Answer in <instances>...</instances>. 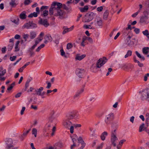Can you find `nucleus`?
<instances>
[{
	"label": "nucleus",
	"mask_w": 149,
	"mask_h": 149,
	"mask_svg": "<svg viewBox=\"0 0 149 149\" xmlns=\"http://www.w3.org/2000/svg\"><path fill=\"white\" fill-rule=\"evenodd\" d=\"M13 141L12 139L10 138L6 139L5 141L6 148V149H17L19 147H14L13 145Z\"/></svg>",
	"instance_id": "nucleus-1"
},
{
	"label": "nucleus",
	"mask_w": 149,
	"mask_h": 149,
	"mask_svg": "<svg viewBox=\"0 0 149 149\" xmlns=\"http://www.w3.org/2000/svg\"><path fill=\"white\" fill-rule=\"evenodd\" d=\"M139 93L141 94V98L142 100H146L149 101V89H145Z\"/></svg>",
	"instance_id": "nucleus-2"
},
{
	"label": "nucleus",
	"mask_w": 149,
	"mask_h": 149,
	"mask_svg": "<svg viewBox=\"0 0 149 149\" xmlns=\"http://www.w3.org/2000/svg\"><path fill=\"white\" fill-rule=\"evenodd\" d=\"M79 114L77 111H73L67 113L66 116V118L69 120H71L77 118L78 117Z\"/></svg>",
	"instance_id": "nucleus-3"
},
{
	"label": "nucleus",
	"mask_w": 149,
	"mask_h": 149,
	"mask_svg": "<svg viewBox=\"0 0 149 149\" xmlns=\"http://www.w3.org/2000/svg\"><path fill=\"white\" fill-rule=\"evenodd\" d=\"M55 14L54 16L58 17V18L61 19H63L66 18L65 13L63 10L61 9H56L55 11Z\"/></svg>",
	"instance_id": "nucleus-4"
},
{
	"label": "nucleus",
	"mask_w": 149,
	"mask_h": 149,
	"mask_svg": "<svg viewBox=\"0 0 149 149\" xmlns=\"http://www.w3.org/2000/svg\"><path fill=\"white\" fill-rule=\"evenodd\" d=\"M131 38V36H130L127 37L125 41V43L127 46L131 47L134 45L136 40L135 38L132 39V40H130Z\"/></svg>",
	"instance_id": "nucleus-5"
},
{
	"label": "nucleus",
	"mask_w": 149,
	"mask_h": 149,
	"mask_svg": "<svg viewBox=\"0 0 149 149\" xmlns=\"http://www.w3.org/2000/svg\"><path fill=\"white\" fill-rule=\"evenodd\" d=\"M116 128L115 129H114L113 130L111 131V142L112 144L114 147L116 146L115 141H116L118 140V138L116 136Z\"/></svg>",
	"instance_id": "nucleus-6"
},
{
	"label": "nucleus",
	"mask_w": 149,
	"mask_h": 149,
	"mask_svg": "<svg viewBox=\"0 0 149 149\" xmlns=\"http://www.w3.org/2000/svg\"><path fill=\"white\" fill-rule=\"evenodd\" d=\"M139 22L141 24H148L149 23V17L147 15H145L141 16L139 20Z\"/></svg>",
	"instance_id": "nucleus-7"
},
{
	"label": "nucleus",
	"mask_w": 149,
	"mask_h": 149,
	"mask_svg": "<svg viewBox=\"0 0 149 149\" xmlns=\"http://www.w3.org/2000/svg\"><path fill=\"white\" fill-rule=\"evenodd\" d=\"M114 115L113 113H110L107 114L105 116L104 118V121L107 124L111 123L113 119Z\"/></svg>",
	"instance_id": "nucleus-8"
},
{
	"label": "nucleus",
	"mask_w": 149,
	"mask_h": 149,
	"mask_svg": "<svg viewBox=\"0 0 149 149\" xmlns=\"http://www.w3.org/2000/svg\"><path fill=\"white\" fill-rule=\"evenodd\" d=\"M95 14L93 12L86 14L85 16V22H89L92 20L95 16Z\"/></svg>",
	"instance_id": "nucleus-9"
},
{
	"label": "nucleus",
	"mask_w": 149,
	"mask_h": 149,
	"mask_svg": "<svg viewBox=\"0 0 149 149\" xmlns=\"http://www.w3.org/2000/svg\"><path fill=\"white\" fill-rule=\"evenodd\" d=\"M107 59L105 57L100 58L97 61L96 63V67L97 68H100L104 65L107 61Z\"/></svg>",
	"instance_id": "nucleus-10"
},
{
	"label": "nucleus",
	"mask_w": 149,
	"mask_h": 149,
	"mask_svg": "<svg viewBox=\"0 0 149 149\" xmlns=\"http://www.w3.org/2000/svg\"><path fill=\"white\" fill-rule=\"evenodd\" d=\"M70 120L66 118V119L63 120V125L64 126L65 128L69 129H70L69 127H70L72 125V123L70 121Z\"/></svg>",
	"instance_id": "nucleus-11"
},
{
	"label": "nucleus",
	"mask_w": 149,
	"mask_h": 149,
	"mask_svg": "<svg viewBox=\"0 0 149 149\" xmlns=\"http://www.w3.org/2000/svg\"><path fill=\"white\" fill-rule=\"evenodd\" d=\"M39 24L44 26L45 27H47L49 25L47 19H41L38 21Z\"/></svg>",
	"instance_id": "nucleus-12"
},
{
	"label": "nucleus",
	"mask_w": 149,
	"mask_h": 149,
	"mask_svg": "<svg viewBox=\"0 0 149 149\" xmlns=\"http://www.w3.org/2000/svg\"><path fill=\"white\" fill-rule=\"evenodd\" d=\"M95 25L97 27H101L102 26V19L99 17L97 18L95 21Z\"/></svg>",
	"instance_id": "nucleus-13"
},
{
	"label": "nucleus",
	"mask_w": 149,
	"mask_h": 149,
	"mask_svg": "<svg viewBox=\"0 0 149 149\" xmlns=\"http://www.w3.org/2000/svg\"><path fill=\"white\" fill-rule=\"evenodd\" d=\"M52 5V6L55 7L56 9H61L62 7V4L59 2H53Z\"/></svg>",
	"instance_id": "nucleus-14"
},
{
	"label": "nucleus",
	"mask_w": 149,
	"mask_h": 149,
	"mask_svg": "<svg viewBox=\"0 0 149 149\" xmlns=\"http://www.w3.org/2000/svg\"><path fill=\"white\" fill-rule=\"evenodd\" d=\"M48 123L52 125H55L57 120L56 117H49Z\"/></svg>",
	"instance_id": "nucleus-15"
},
{
	"label": "nucleus",
	"mask_w": 149,
	"mask_h": 149,
	"mask_svg": "<svg viewBox=\"0 0 149 149\" xmlns=\"http://www.w3.org/2000/svg\"><path fill=\"white\" fill-rule=\"evenodd\" d=\"M81 127V125L80 124H72V125L71 126L69 129L70 133L71 134L73 133L74 127L77 128V127Z\"/></svg>",
	"instance_id": "nucleus-16"
},
{
	"label": "nucleus",
	"mask_w": 149,
	"mask_h": 149,
	"mask_svg": "<svg viewBox=\"0 0 149 149\" xmlns=\"http://www.w3.org/2000/svg\"><path fill=\"white\" fill-rule=\"evenodd\" d=\"M84 70L83 69L77 68L76 70V74L80 78L82 77V74L84 73Z\"/></svg>",
	"instance_id": "nucleus-17"
},
{
	"label": "nucleus",
	"mask_w": 149,
	"mask_h": 149,
	"mask_svg": "<svg viewBox=\"0 0 149 149\" xmlns=\"http://www.w3.org/2000/svg\"><path fill=\"white\" fill-rule=\"evenodd\" d=\"M43 89V87H40L39 89H35V91L36 92L35 93H33V95H37L40 96L41 95V92Z\"/></svg>",
	"instance_id": "nucleus-18"
},
{
	"label": "nucleus",
	"mask_w": 149,
	"mask_h": 149,
	"mask_svg": "<svg viewBox=\"0 0 149 149\" xmlns=\"http://www.w3.org/2000/svg\"><path fill=\"white\" fill-rule=\"evenodd\" d=\"M83 89H81L80 91H78L74 95L73 97L74 99H79L80 95L83 93Z\"/></svg>",
	"instance_id": "nucleus-19"
},
{
	"label": "nucleus",
	"mask_w": 149,
	"mask_h": 149,
	"mask_svg": "<svg viewBox=\"0 0 149 149\" xmlns=\"http://www.w3.org/2000/svg\"><path fill=\"white\" fill-rule=\"evenodd\" d=\"M86 55L84 54L80 55L79 54H77L76 55L75 59L76 60L81 61L85 58Z\"/></svg>",
	"instance_id": "nucleus-20"
},
{
	"label": "nucleus",
	"mask_w": 149,
	"mask_h": 149,
	"mask_svg": "<svg viewBox=\"0 0 149 149\" xmlns=\"http://www.w3.org/2000/svg\"><path fill=\"white\" fill-rule=\"evenodd\" d=\"M30 130V129H29L26 132H24L20 136V139L21 141H22L24 140Z\"/></svg>",
	"instance_id": "nucleus-21"
},
{
	"label": "nucleus",
	"mask_w": 149,
	"mask_h": 149,
	"mask_svg": "<svg viewBox=\"0 0 149 149\" xmlns=\"http://www.w3.org/2000/svg\"><path fill=\"white\" fill-rule=\"evenodd\" d=\"M56 8L55 7H52V5H51L49 10V14L50 15H54L55 14V11L56 10Z\"/></svg>",
	"instance_id": "nucleus-22"
},
{
	"label": "nucleus",
	"mask_w": 149,
	"mask_h": 149,
	"mask_svg": "<svg viewBox=\"0 0 149 149\" xmlns=\"http://www.w3.org/2000/svg\"><path fill=\"white\" fill-rule=\"evenodd\" d=\"M10 20L12 22L17 25L19 24V19L17 17H15L14 18H11Z\"/></svg>",
	"instance_id": "nucleus-23"
},
{
	"label": "nucleus",
	"mask_w": 149,
	"mask_h": 149,
	"mask_svg": "<svg viewBox=\"0 0 149 149\" xmlns=\"http://www.w3.org/2000/svg\"><path fill=\"white\" fill-rule=\"evenodd\" d=\"M108 135V133L106 132H104L102 133L100 136L101 139L104 141L105 140L106 137Z\"/></svg>",
	"instance_id": "nucleus-24"
},
{
	"label": "nucleus",
	"mask_w": 149,
	"mask_h": 149,
	"mask_svg": "<svg viewBox=\"0 0 149 149\" xmlns=\"http://www.w3.org/2000/svg\"><path fill=\"white\" fill-rule=\"evenodd\" d=\"M26 12L25 11H23L19 15L20 18L22 19H25L26 18Z\"/></svg>",
	"instance_id": "nucleus-25"
},
{
	"label": "nucleus",
	"mask_w": 149,
	"mask_h": 149,
	"mask_svg": "<svg viewBox=\"0 0 149 149\" xmlns=\"http://www.w3.org/2000/svg\"><path fill=\"white\" fill-rule=\"evenodd\" d=\"M73 26H72L71 27H70L69 28H67L66 27L64 26L63 27V29H64V30L63 31L62 34H64L65 33L71 31L73 29Z\"/></svg>",
	"instance_id": "nucleus-26"
},
{
	"label": "nucleus",
	"mask_w": 149,
	"mask_h": 149,
	"mask_svg": "<svg viewBox=\"0 0 149 149\" xmlns=\"http://www.w3.org/2000/svg\"><path fill=\"white\" fill-rule=\"evenodd\" d=\"M6 70L5 69H3L2 67L0 68V76H2L4 75L6 73Z\"/></svg>",
	"instance_id": "nucleus-27"
},
{
	"label": "nucleus",
	"mask_w": 149,
	"mask_h": 149,
	"mask_svg": "<svg viewBox=\"0 0 149 149\" xmlns=\"http://www.w3.org/2000/svg\"><path fill=\"white\" fill-rule=\"evenodd\" d=\"M79 9L81 12H87L88 9V7L87 6H85L84 8H80Z\"/></svg>",
	"instance_id": "nucleus-28"
},
{
	"label": "nucleus",
	"mask_w": 149,
	"mask_h": 149,
	"mask_svg": "<svg viewBox=\"0 0 149 149\" xmlns=\"http://www.w3.org/2000/svg\"><path fill=\"white\" fill-rule=\"evenodd\" d=\"M145 124L144 123H143L141 125L139 128V132H141L145 130L146 129L147 127H144Z\"/></svg>",
	"instance_id": "nucleus-29"
},
{
	"label": "nucleus",
	"mask_w": 149,
	"mask_h": 149,
	"mask_svg": "<svg viewBox=\"0 0 149 149\" xmlns=\"http://www.w3.org/2000/svg\"><path fill=\"white\" fill-rule=\"evenodd\" d=\"M30 63V62H29L26 63L23 66L20 68L18 70L19 71L21 72H22L24 69L26 67V66L28 65Z\"/></svg>",
	"instance_id": "nucleus-30"
},
{
	"label": "nucleus",
	"mask_w": 149,
	"mask_h": 149,
	"mask_svg": "<svg viewBox=\"0 0 149 149\" xmlns=\"http://www.w3.org/2000/svg\"><path fill=\"white\" fill-rule=\"evenodd\" d=\"M149 47H144L143 48L142 52L145 54H147L149 53Z\"/></svg>",
	"instance_id": "nucleus-31"
},
{
	"label": "nucleus",
	"mask_w": 149,
	"mask_h": 149,
	"mask_svg": "<svg viewBox=\"0 0 149 149\" xmlns=\"http://www.w3.org/2000/svg\"><path fill=\"white\" fill-rule=\"evenodd\" d=\"M135 53L138 57L141 58V59L143 61L145 60V58L144 56H142L140 53L137 51L135 52Z\"/></svg>",
	"instance_id": "nucleus-32"
},
{
	"label": "nucleus",
	"mask_w": 149,
	"mask_h": 149,
	"mask_svg": "<svg viewBox=\"0 0 149 149\" xmlns=\"http://www.w3.org/2000/svg\"><path fill=\"white\" fill-rule=\"evenodd\" d=\"M30 38L31 39L35 38L36 36V33L35 32L32 31L30 32Z\"/></svg>",
	"instance_id": "nucleus-33"
},
{
	"label": "nucleus",
	"mask_w": 149,
	"mask_h": 149,
	"mask_svg": "<svg viewBox=\"0 0 149 149\" xmlns=\"http://www.w3.org/2000/svg\"><path fill=\"white\" fill-rule=\"evenodd\" d=\"M20 43L19 41H17L15 44V52H17L19 50V48L18 47V45Z\"/></svg>",
	"instance_id": "nucleus-34"
},
{
	"label": "nucleus",
	"mask_w": 149,
	"mask_h": 149,
	"mask_svg": "<svg viewBox=\"0 0 149 149\" xmlns=\"http://www.w3.org/2000/svg\"><path fill=\"white\" fill-rule=\"evenodd\" d=\"M30 26L31 22H29L24 24L23 26V28H26L27 29H29L30 28Z\"/></svg>",
	"instance_id": "nucleus-35"
},
{
	"label": "nucleus",
	"mask_w": 149,
	"mask_h": 149,
	"mask_svg": "<svg viewBox=\"0 0 149 149\" xmlns=\"http://www.w3.org/2000/svg\"><path fill=\"white\" fill-rule=\"evenodd\" d=\"M38 16V14L37 12H34L33 13H31L29 14L28 17L29 18H32L33 17H36Z\"/></svg>",
	"instance_id": "nucleus-36"
},
{
	"label": "nucleus",
	"mask_w": 149,
	"mask_h": 149,
	"mask_svg": "<svg viewBox=\"0 0 149 149\" xmlns=\"http://www.w3.org/2000/svg\"><path fill=\"white\" fill-rule=\"evenodd\" d=\"M132 52L130 50H129L127 51L126 54L125 56V58H126L129 56H130L132 55Z\"/></svg>",
	"instance_id": "nucleus-37"
},
{
	"label": "nucleus",
	"mask_w": 149,
	"mask_h": 149,
	"mask_svg": "<svg viewBox=\"0 0 149 149\" xmlns=\"http://www.w3.org/2000/svg\"><path fill=\"white\" fill-rule=\"evenodd\" d=\"M45 39L48 40L49 42H51L52 40V37L49 35H46L45 36Z\"/></svg>",
	"instance_id": "nucleus-38"
},
{
	"label": "nucleus",
	"mask_w": 149,
	"mask_h": 149,
	"mask_svg": "<svg viewBox=\"0 0 149 149\" xmlns=\"http://www.w3.org/2000/svg\"><path fill=\"white\" fill-rule=\"evenodd\" d=\"M37 130L35 128H33L32 130V134L34 135V136L35 137L37 136Z\"/></svg>",
	"instance_id": "nucleus-39"
},
{
	"label": "nucleus",
	"mask_w": 149,
	"mask_h": 149,
	"mask_svg": "<svg viewBox=\"0 0 149 149\" xmlns=\"http://www.w3.org/2000/svg\"><path fill=\"white\" fill-rule=\"evenodd\" d=\"M15 0H11V1L10 2V5L12 7L16 6L17 5V4L15 2Z\"/></svg>",
	"instance_id": "nucleus-40"
},
{
	"label": "nucleus",
	"mask_w": 149,
	"mask_h": 149,
	"mask_svg": "<svg viewBox=\"0 0 149 149\" xmlns=\"http://www.w3.org/2000/svg\"><path fill=\"white\" fill-rule=\"evenodd\" d=\"M86 36H85L83 37L82 39V42L81 44V46H82L83 47H84L85 46V45L84 44V42L86 40Z\"/></svg>",
	"instance_id": "nucleus-41"
},
{
	"label": "nucleus",
	"mask_w": 149,
	"mask_h": 149,
	"mask_svg": "<svg viewBox=\"0 0 149 149\" xmlns=\"http://www.w3.org/2000/svg\"><path fill=\"white\" fill-rule=\"evenodd\" d=\"M108 14L109 12L108 10H106L104 13L103 18L104 19H106L107 17Z\"/></svg>",
	"instance_id": "nucleus-42"
},
{
	"label": "nucleus",
	"mask_w": 149,
	"mask_h": 149,
	"mask_svg": "<svg viewBox=\"0 0 149 149\" xmlns=\"http://www.w3.org/2000/svg\"><path fill=\"white\" fill-rule=\"evenodd\" d=\"M55 111L54 110H52L51 111L49 114V117H56L54 115Z\"/></svg>",
	"instance_id": "nucleus-43"
},
{
	"label": "nucleus",
	"mask_w": 149,
	"mask_h": 149,
	"mask_svg": "<svg viewBox=\"0 0 149 149\" xmlns=\"http://www.w3.org/2000/svg\"><path fill=\"white\" fill-rule=\"evenodd\" d=\"M14 45V43H11L8 46V51H10L12 49Z\"/></svg>",
	"instance_id": "nucleus-44"
},
{
	"label": "nucleus",
	"mask_w": 149,
	"mask_h": 149,
	"mask_svg": "<svg viewBox=\"0 0 149 149\" xmlns=\"http://www.w3.org/2000/svg\"><path fill=\"white\" fill-rule=\"evenodd\" d=\"M37 27V26L36 24L33 23L32 22H31L30 28L33 29Z\"/></svg>",
	"instance_id": "nucleus-45"
},
{
	"label": "nucleus",
	"mask_w": 149,
	"mask_h": 149,
	"mask_svg": "<svg viewBox=\"0 0 149 149\" xmlns=\"http://www.w3.org/2000/svg\"><path fill=\"white\" fill-rule=\"evenodd\" d=\"M143 14H144L145 15H149V7H147L146 9L143 11Z\"/></svg>",
	"instance_id": "nucleus-46"
},
{
	"label": "nucleus",
	"mask_w": 149,
	"mask_h": 149,
	"mask_svg": "<svg viewBox=\"0 0 149 149\" xmlns=\"http://www.w3.org/2000/svg\"><path fill=\"white\" fill-rule=\"evenodd\" d=\"M91 25H84L83 27L84 28H85L86 29H94V27H91Z\"/></svg>",
	"instance_id": "nucleus-47"
},
{
	"label": "nucleus",
	"mask_w": 149,
	"mask_h": 149,
	"mask_svg": "<svg viewBox=\"0 0 149 149\" xmlns=\"http://www.w3.org/2000/svg\"><path fill=\"white\" fill-rule=\"evenodd\" d=\"M104 144L103 143H102L100 145L97 147L96 149H102Z\"/></svg>",
	"instance_id": "nucleus-48"
},
{
	"label": "nucleus",
	"mask_w": 149,
	"mask_h": 149,
	"mask_svg": "<svg viewBox=\"0 0 149 149\" xmlns=\"http://www.w3.org/2000/svg\"><path fill=\"white\" fill-rule=\"evenodd\" d=\"M78 143H79H79H81V144H83L84 143V141L81 137H79V138L78 139Z\"/></svg>",
	"instance_id": "nucleus-49"
},
{
	"label": "nucleus",
	"mask_w": 149,
	"mask_h": 149,
	"mask_svg": "<svg viewBox=\"0 0 149 149\" xmlns=\"http://www.w3.org/2000/svg\"><path fill=\"white\" fill-rule=\"evenodd\" d=\"M60 52H61V55L62 56H63L65 58L67 57L65 55V53L63 49H61Z\"/></svg>",
	"instance_id": "nucleus-50"
},
{
	"label": "nucleus",
	"mask_w": 149,
	"mask_h": 149,
	"mask_svg": "<svg viewBox=\"0 0 149 149\" xmlns=\"http://www.w3.org/2000/svg\"><path fill=\"white\" fill-rule=\"evenodd\" d=\"M72 47V45L71 43H68L67 45V49H69Z\"/></svg>",
	"instance_id": "nucleus-51"
},
{
	"label": "nucleus",
	"mask_w": 149,
	"mask_h": 149,
	"mask_svg": "<svg viewBox=\"0 0 149 149\" xmlns=\"http://www.w3.org/2000/svg\"><path fill=\"white\" fill-rule=\"evenodd\" d=\"M31 2V0H25L24 3L25 5H27L29 4Z\"/></svg>",
	"instance_id": "nucleus-52"
},
{
	"label": "nucleus",
	"mask_w": 149,
	"mask_h": 149,
	"mask_svg": "<svg viewBox=\"0 0 149 149\" xmlns=\"http://www.w3.org/2000/svg\"><path fill=\"white\" fill-rule=\"evenodd\" d=\"M71 138L72 139V140L73 143H76V141L78 142V137H77L76 138H73L72 137H71Z\"/></svg>",
	"instance_id": "nucleus-53"
},
{
	"label": "nucleus",
	"mask_w": 149,
	"mask_h": 149,
	"mask_svg": "<svg viewBox=\"0 0 149 149\" xmlns=\"http://www.w3.org/2000/svg\"><path fill=\"white\" fill-rule=\"evenodd\" d=\"M149 77V73L146 74L144 76V81H146L147 80L148 77Z\"/></svg>",
	"instance_id": "nucleus-54"
},
{
	"label": "nucleus",
	"mask_w": 149,
	"mask_h": 149,
	"mask_svg": "<svg viewBox=\"0 0 149 149\" xmlns=\"http://www.w3.org/2000/svg\"><path fill=\"white\" fill-rule=\"evenodd\" d=\"M46 83L47 84V86H46V88L47 89H49L51 86V84L50 82L47 81Z\"/></svg>",
	"instance_id": "nucleus-55"
},
{
	"label": "nucleus",
	"mask_w": 149,
	"mask_h": 149,
	"mask_svg": "<svg viewBox=\"0 0 149 149\" xmlns=\"http://www.w3.org/2000/svg\"><path fill=\"white\" fill-rule=\"evenodd\" d=\"M48 10H45L43 11L42 15L44 17L47 16L48 14Z\"/></svg>",
	"instance_id": "nucleus-56"
},
{
	"label": "nucleus",
	"mask_w": 149,
	"mask_h": 149,
	"mask_svg": "<svg viewBox=\"0 0 149 149\" xmlns=\"http://www.w3.org/2000/svg\"><path fill=\"white\" fill-rule=\"evenodd\" d=\"M29 35L28 34H24L23 35V38L24 39V42L27 41V39L28 38Z\"/></svg>",
	"instance_id": "nucleus-57"
},
{
	"label": "nucleus",
	"mask_w": 149,
	"mask_h": 149,
	"mask_svg": "<svg viewBox=\"0 0 149 149\" xmlns=\"http://www.w3.org/2000/svg\"><path fill=\"white\" fill-rule=\"evenodd\" d=\"M86 40H87L89 42H90V43H93V40H92V38H90V37H86Z\"/></svg>",
	"instance_id": "nucleus-58"
},
{
	"label": "nucleus",
	"mask_w": 149,
	"mask_h": 149,
	"mask_svg": "<svg viewBox=\"0 0 149 149\" xmlns=\"http://www.w3.org/2000/svg\"><path fill=\"white\" fill-rule=\"evenodd\" d=\"M149 33L148 31L147 30H146L144 31H143L142 32L143 34L146 36H147L148 34Z\"/></svg>",
	"instance_id": "nucleus-59"
},
{
	"label": "nucleus",
	"mask_w": 149,
	"mask_h": 149,
	"mask_svg": "<svg viewBox=\"0 0 149 149\" xmlns=\"http://www.w3.org/2000/svg\"><path fill=\"white\" fill-rule=\"evenodd\" d=\"M73 144L71 146V149H73L76 146H79V143L77 144L76 143H73Z\"/></svg>",
	"instance_id": "nucleus-60"
},
{
	"label": "nucleus",
	"mask_w": 149,
	"mask_h": 149,
	"mask_svg": "<svg viewBox=\"0 0 149 149\" xmlns=\"http://www.w3.org/2000/svg\"><path fill=\"white\" fill-rule=\"evenodd\" d=\"M56 130V127L55 126L53 127L52 129V132L51 134L52 136H53L54 135V132Z\"/></svg>",
	"instance_id": "nucleus-61"
},
{
	"label": "nucleus",
	"mask_w": 149,
	"mask_h": 149,
	"mask_svg": "<svg viewBox=\"0 0 149 149\" xmlns=\"http://www.w3.org/2000/svg\"><path fill=\"white\" fill-rule=\"evenodd\" d=\"M31 57H32L33 55H34V53L33 51L29 50L28 51Z\"/></svg>",
	"instance_id": "nucleus-62"
},
{
	"label": "nucleus",
	"mask_w": 149,
	"mask_h": 149,
	"mask_svg": "<svg viewBox=\"0 0 149 149\" xmlns=\"http://www.w3.org/2000/svg\"><path fill=\"white\" fill-rule=\"evenodd\" d=\"M140 12V11H138L132 14V17H135Z\"/></svg>",
	"instance_id": "nucleus-63"
},
{
	"label": "nucleus",
	"mask_w": 149,
	"mask_h": 149,
	"mask_svg": "<svg viewBox=\"0 0 149 149\" xmlns=\"http://www.w3.org/2000/svg\"><path fill=\"white\" fill-rule=\"evenodd\" d=\"M103 9V7L102 6H100V7H98L97 9V11L99 12H101L102 11Z\"/></svg>",
	"instance_id": "nucleus-64"
}]
</instances>
